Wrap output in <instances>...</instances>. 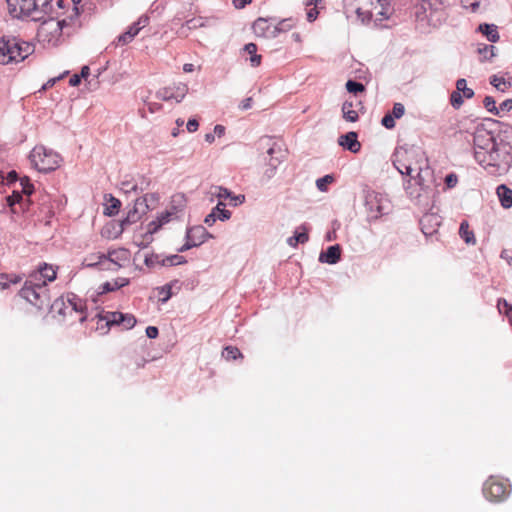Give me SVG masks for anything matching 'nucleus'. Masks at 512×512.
I'll use <instances>...</instances> for the list:
<instances>
[{
  "label": "nucleus",
  "instance_id": "1",
  "mask_svg": "<svg viewBox=\"0 0 512 512\" xmlns=\"http://www.w3.org/2000/svg\"><path fill=\"white\" fill-rule=\"evenodd\" d=\"M474 159L491 175H503L510 169L512 156L510 147L498 143L494 133L479 124L473 132Z\"/></svg>",
  "mask_w": 512,
  "mask_h": 512
},
{
  "label": "nucleus",
  "instance_id": "2",
  "mask_svg": "<svg viewBox=\"0 0 512 512\" xmlns=\"http://www.w3.org/2000/svg\"><path fill=\"white\" fill-rule=\"evenodd\" d=\"M393 164L402 175L417 179L418 184H422L421 173L427 167V158L420 148H397L393 154Z\"/></svg>",
  "mask_w": 512,
  "mask_h": 512
},
{
  "label": "nucleus",
  "instance_id": "3",
  "mask_svg": "<svg viewBox=\"0 0 512 512\" xmlns=\"http://www.w3.org/2000/svg\"><path fill=\"white\" fill-rule=\"evenodd\" d=\"M9 13L16 18L40 21L52 12V0H6Z\"/></svg>",
  "mask_w": 512,
  "mask_h": 512
},
{
  "label": "nucleus",
  "instance_id": "4",
  "mask_svg": "<svg viewBox=\"0 0 512 512\" xmlns=\"http://www.w3.org/2000/svg\"><path fill=\"white\" fill-rule=\"evenodd\" d=\"M33 52V46L17 38H0V64H17Z\"/></svg>",
  "mask_w": 512,
  "mask_h": 512
},
{
  "label": "nucleus",
  "instance_id": "5",
  "mask_svg": "<svg viewBox=\"0 0 512 512\" xmlns=\"http://www.w3.org/2000/svg\"><path fill=\"white\" fill-rule=\"evenodd\" d=\"M19 295L38 309L47 306L50 301L49 289L46 285L40 284L29 276L20 289Z\"/></svg>",
  "mask_w": 512,
  "mask_h": 512
},
{
  "label": "nucleus",
  "instance_id": "6",
  "mask_svg": "<svg viewBox=\"0 0 512 512\" xmlns=\"http://www.w3.org/2000/svg\"><path fill=\"white\" fill-rule=\"evenodd\" d=\"M31 164L39 172H50L57 169L61 163V156L43 145L35 146L30 153Z\"/></svg>",
  "mask_w": 512,
  "mask_h": 512
},
{
  "label": "nucleus",
  "instance_id": "7",
  "mask_svg": "<svg viewBox=\"0 0 512 512\" xmlns=\"http://www.w3.org/2000/svg\"><path fill=\"white\" fill-rule=\"evenodd\" d=\"M53 307L58 309V312L63 316L72 315L75 312L79 315L78 320L80 322H84L87 318L85 301L73 293H68L55 300Z\"/></svg>",
  "mask_w": 512,
  "mask_h": 512
},
{
  "label": "nucleus",
  "instance_id": "8",
  "mask_svg": "<svg viewBox=\"0 0 512 512\" xmlns=\"http://www.w3.org/2000/svg\"><path fill=\"white\" fill-rule=\"evenodd\" d=\"M185 197L183 194L173 195L171 198V206L168 210L162 213L156 220L148 224L147 231L151 234L156 233L164 224L177 218V214L185 207Z\"/></svg>",
  "mask_w": 512,
  "mask_h": 512
},
{
  "label": "nucleus",
  "instance_id": "9",
  "mask_svg": "<svg viewBox=\"0 0 512 512\" xmlns=\"http://www.w3.org/2000/svg\"><path fill=\"white\" fill-rule=\"evenodd\" d=\"M483 494L489 501H503L510 494V484L506 479L490 476L483 485Z\"/></svg>",
  "mask_w": 512,
  "mask_h": 512
},
{
  "label": "nucleus",
  "instance_id": "10",
  "mask_svg": "<svg viewBox=\"0 0 512 512\" xmlns=\"http://www.w3.org/2000/svg\"><path fill=\"white\" fill-rule=\"evenodd\" d=\"M52 12L45 19L40 20L41 25L38 28L37 36L48 43L56 41L62 34L64 25H68V19L62 20L55 19L51 16Z\"/></svg>",
  "mask_w": 512,
  "mask_h": 512
},
{
  "label": "nucleus",
  "instance_id": "11",
  "mask_svg": "<svg viewBox=\"0 0 512 512\" xmlns=\"http://www.w3.org/2000/svg\"><path fill=\"white\" fill-rule=\"evenodd\" d=\"M388 201L380 194L372 191L366 196V209L370 220H377L386 213Z\"/></svg>",
  "mask_w": 512,
  "mask_h": 512
},
{
  "label": "nucleus",
  "instance_id": "12",
  "mask_svg": "<svg viewBox=\"0 0 512 512\" xmlns=\"http://www.w3.org/2000/svg\"><path fill=\"white\" fill-rule=\"evenodd\" d=\"M130 251L125 248L110 250L105 254L104 270H117L125 267L130 262Z\"/></svg>",
  "mask_w": 512,
  "mask_h": 512
},
{
  "label": "nucleus",
  "instance_id": "13",
  "mask_svg": "<svg viewBox=\"0 0 512 512\" xmlns=\"http://www.w3.org/2000/svg\"><path fill=\"white\" fill-rule=\"evenodd\" d=\"M100 320H105L106 326L117 325L126 330L133 328L137 322L133 314L118 311L105 312L100 315Z\"/></svg>",
  "mask_w": 512,
  "mask_h": 512
},
{
  "label": "nucleus",
  "instance_id": "14",
  "mask_svg": "<svg viewBox=\"0 0 512 512\" xmlns=\"http://www.w3.org/2000/svg\"><path fill=\"white\" fill-rule=\"evenodd\" d=\"M188 92V86L185 83H174L161 88L157 92V98L163 101L175 100L181 102Z\"/></svg>",
  "mask_w": 512,
  "mask_h": 512
},
{
  "label": "nucleus",
  "instance_id": "15",
  "mask_svg": "<svg viewBox=\"0 0 512 512\" xmlns=\"http://www.w3.org/2000/svg\"><path fill=\"white\" fill-rule=\"evenodd\" d=\"M58 267L48 263H42L38 268L32 271L28 276L32 279L40 282V284L46 285L49 282H53L57 277Z\"/></svg>",
  "mask_w": 512,
  "mask_h": 512
},
{
  "label": "nucleus",
  "instance_id": "16",
  "mask_svg": "<svg viewBox=\"0 0 512 512\" xmlns=\"http://www.w3.org/2000/svg\"><path fill=\"white\" fill-rule=\"evenodd\" d=\"M148 22L149 18L147 16H140L135 23L128 27L127 31L118 36L117 43L120 45L130 43L138 35L141 29L148 25Z\"/></svg>",
  "mask_w": 512,
  "mask_h": 512
},
{
  "label": "nucleus",
  "instance_id": "17",
  "mask_svg": "<svg viewBox=\"0 0 512 512\" xmlns=\"http://www.w3.org/2000/svg\"><path fill=\"white\" fill-rule=\"evenodd\" d=\"M252 29L256 36L263 38H275L276 28H274V21L267 18H258L254 21Z\"/></svg>",
  "mask_w": 512,
  "mask_h": 512
},
{
  "label": "nucleus",
  "instance_id": "18",
  "mask_svg": "<svg viewBox=\"0 0 512 512\" xmlns=\"http://www.w3.org/2000/svg\"><path fill=\"white\" fill-rule=\"evenodd\" d=\"M22 193L14 191L12 195L7 197L8 205L11 207L13 213H17L16 204H21L23 201V195L30 196L33 192V185L27 178L21 179Z\"/></svg>",
  "mask_w": 512,
  "mask_h": 512
},
{
  "label": "nucleus",
  "instance_id": "19",
  "mask_svg": "<svg viewBox=\"0 0 512 512\" xmlns=\"http://www.w3.org/2000/svg\"><path fill=\"white\" fill-rule=\"evenodd\" d=\"M421 230L426 236L435 234L440 225L438 216L435 214H425L420 220Z\"/></svg>",
  "mask_w": 512,
  "mask_h": 512
},
{
  "label": "nucleus",
  "instance_id": "20",
  "mask_svg": "<svg viewBox=\"0 0 512 512\" xmlns=\"http://www.w3.org/2000/svg\"><path fill=\"white\" fill-rule=\"evenodd\" d=\"M338 143L352 153H358L361 149V144L358 141L356 132H348L345 135H341L338 139Z\"/></svg>",
  "mask_w": 512,
  "mask_h": 512
},
{
  "label": "nucleus",
  "instance_id": "21",
  "mask_svg": "<svg viewBox=\"0 0 512 512\" xmlns=\"http://www.w3.org/2000/svg\"><path fill=\"white\" fill-rule=\"evenodd\" d=\"M212 195L216 196L220 201L230 199L234 206L240 205L245 201L244 195H233L231 191L221 186H215Z\"/></svg>",
  "mask_w": 512,
  "mask_h": 512
},
{
  "label": "nucleus",
  "instance_id": "22",
  "mask_svg": "<svg viewBox=\"0 0 512 512\" xmlns=\"http://www.w3.org/2000/svg\"><path fill=\"white\" fill-rule=\"evenodd\" d=\"M205 233H206V230L202 226H197V227L189 229L187 232L186 248L198 246L201 243H203Z\"/></svg>",
  "mask_w": 512,
  "mask_h": 512
},
{
  "label": "nucleus",
  "instance_id": "23",
  "mask_svg": "<svg viewBox=\"0 0 512 512\" xmlns=\"http://www.w3.org/2000/svg\"><path fill=\"white\" fill-rule=\"evenodd\" d=\"M341 248L339 245L328 247L327 251L320 254L319 260L328 264H335L340 260Z\"/></svg>",
  "mask_w": 512,
  "mask_h": 512
},
{
  "label": "nucleus",
  "instance_id": "24",
  "mask_svg": "<svg viewBox=\"0 0 512 512\" xmlns=\"http://www.w3.org/2000/svg\"><path fill=\"white\" fill-rule=\"evenodd\" d=\"M496 193L503 208L508 209L512 207V189L501 184L497 187Z\"/></svg>",
  "mask_w": 512,
  "mask_h": 512
},
{
  "label": "nucleus",
  "instance_id": "25",
  "mask_svg": "<svg viewBox=\"0 0 512 512\" xmlns=\"http://www.w3.org/2000/svg\"><path fill=\"white\" fill-rule=\"evenodd\" d=\"M459 235L467 245H476L477 240L473 230L470 229L468 221L463 220L459 227Z\"/></svg>",
  "mask_w": 512,
  "mask_h": 512
},
{
  "label": "nucleus",
  "instance_id": "26",
  "mask_svg": "<svg viewBox=\"0 0 512 512\" xmlns=\"http://www.w3.org/2000/svg\"><path fill=\"white\" fill-rule=\"evenodd\" d=\"M129 280L127 278H117L112 281H107L101 285V293H107L115 291L121 287L128 285Z\"/></svg>",
  "mask_w": 512,
  "mask_h": 512
},
{
  "label": "nucleus",
  "instance_id": "27",
  "mask_svg": "<svg viewBox=\"0 0 512 512\" xmlns=\"http://www.w3.org/2000/svg\"><path fill=\"white\" fill-rule=\"evenodd\" d=\"M343 118L348 122H356L359 118L358 112L354 110L352 102L345 101L342 105Z\"/></svg>",
  "mask_w": 512,
  "mask_h": 512
},
{
  "label": "nucleus",
  "instance_id": "28",
  "mask_svg": "<svg viewBox=\"0 0 512 512\" xmlns=\"http://www.w3.org/2000/svg\"><path fill=\"white\" fill-rule=\"evenodd\" d=\"M244 50L250 55L251 66L257 67L261 63V55L257 54V46L254 43H248L245 45Z\"/></svg>",
  "mask_w": 512,
  "mask_h": 512
},
{
  "label": "nucleus",
  "instance_id": "29",
  "mask_svg": "<svg viewBox=\"0 0 512 512\" xmlns=\"http://www.w3.org/2000/svg\"><path fill=\"white\" fill-rule=\"evenodd\" d=\"M103 260H105V254L98 252L86 256L84 259V263L90 267L99 265L101 269H104L105 265Z\"/></svg>",
  "mask_w": 512,
  "mask_h": 512
},
{
  "label": "nucleus",
  "instance_id": "30",
  "mask_svg": "<svg viewBox=\"0 0 512 512\" xmlns=\"http://www.w3.org/2000/svg\"><path fill=\"white\" fill-rule=\"evenodd\" d=\"M322 0H306L305 5L307 7V20L313 22L318 17V4L321 3Z\"/></svg>",
  "mask_w": 512,
  "mask_h": 512
},
{
  "label": "nucleus",
  "instance_id": "31",
  "mask_svg": "<svg viewBox=\"0 0 512 512\" xmlns=\"http://www.w3.org/2000/svg\"><path fill=\"white\" fill-rule=\"evenodd\" d=\"M309 240L308 233L306 228H304L303 232L295 233L292 237L287 239V243L291 247H296L299 243L304 244Z\"/></svg>",
  "mask_w": 512,
  "mask_h": 512
},
{
  "label": "nucleus",
  "instance_id": "32",
  "mask_svg": "<svg viewBox=\"0 0 512 512\" xmlns=\"http://www.w3.org/2000/svg\"><path fill=\"white\" fill-rule=\"evenodd\" d=\"M480 30L487 36L489 41L496 42L499 39L498 31L495 25H481Z\"/></svg>",
  "mask_w": 512,
  "mask_h": 512
},
{
  "label": "nucleus",
  "instance_id": "33",
  "mask_svg": "<svg viewBox=\"0 0 512 512\" xmlns=\"http://www.w3.org/2000/svg\"><path fill=\"white\" fill-rule=\"evenodd\" d=\"M120 207H121L120 200L110 196L108 204L106 205V208H105V214H107L109 216H113L119 212Z\"/></svg>",
  "mask_w": 512,
  "mask_h": 512
},
{
  "label": "nucleus",
  "instance_id": "34",
  "mask_svg": "<svg viewBox=\"0 0 512 512\" xmlns=\"http://www.w3.org/2000/svg\"><path fill=\"white\" fill-rule=\"evenodd\" d=\"M456 89L463 93V96L470 99L474 96V91L467 87V82L464 78L458 79L456 82Z\"/></svg>",
  "mask_w": 512,
  "mask_h": 512
},
{
  "label": "nucleus",
  "instance_id": "35",
  "mask_svg": "<svg viewBox=\"0 0 512 512\" xmlns=\"http://www.w3.org/2000/svg\"><path fill=\"white\" fill-rule=\"evenodd\" d=\"M222 206H225V204L222 201H219L217 206L213 208L212 212L215 213L219 220L225 221L231 217V212L224 209Z\"/></svg>",
  "mask_w": 512,
  "mask_h": 512
},
{
  "label": "nucleus",
  "instance_id": "36",
  "mask_svg": "<svg viewBox=\"0 0 512 512\" xmlns=\"http://www.w3.org/2000/svg\"><path fill=\"white\" fill-rule=\"evenodd\" d=\"M484 0H461L462 7L470 12H478Z\"/></svg>",
  "mask_w": 512,
  "mask_h": 512
},
{
  "label": "nucleus",
  "instance_id": "37",
  "mask_svg": "<svg viewBox=\"0 0 512 512\" xmlns=\"http://www.w3.org/2000/svg\"><path fill=\"white\" fill-rule=\"evenodd\" d=\"M334 182V177L332 175H325L322 178L316 180V186L318 190L321 192H327L328 186Z\"/></svg>",
  "mask_w": 512,
  "mask_h": 512
},
{
  "label": "nucleus",
  "instance_id": "38",
  "mask_svg": "<svg viewBox=\"0 0 512 512\" xmlns=\"http://www.w3.org/2000/svg\"><path fill=\"white\" fill-rule=\"evenodd\" d=\"M222 355L226 360H235L239 357H242L240 350L237 347L233 346H227L223 350Z\"/></svg>",
  "mask_w": 512,
  "mask_h": 512
},
{
  "label": "nucleus",
  "instance_id": "39",
  "mask_svg": "<svg viewBox=\"0 0 512 512\" xmlns=\"http://www.w3.org/2000/svg\"><path fill=\"white\" fill-rule=\"evenodd\" d=\"M293 26L294 25L290 19H284L277 23L274 22V28H276V37L282 32L291 30Z\"/></svg>",
  "mask_w": 512,
  "mask_h": 512
},
{
  "label": "nucleus",
  "instance_id": "40",
  "mask_svg": "<svg viewBox=\"0 0 512 512\" xmlns=\"http://www.w3.org/2000/svg\"><path fill=\"white\" fill-rule=\"evenodd\" d=\"M497 307L501 314H505L512 321V306L505 299H500Z\"/></svg>",
  "mask_w": 512,
  "mask_h": 512
},
{
  "label": "nucleus",
  "instance_id": "41",
  "mask_svg": "<svg viewBox=\"0 0 512 512\" xmlns=\"http://www.w3.org/2000/svg\"><path fill=\"white\" fill-rule=\"evenodd\" d=\"M81 1L82 0H70V7H67L70 10L69 15L67 16L69 22H72L79 16L80 11L78 5Z\"/></svg>",
  "mask_w": 512,
  "mask_h": 512
},
{
  "label": "nucleus",
  "instance_id": "42",
  "mask_svg": "<svg viewBox=\"0 0 512 512\" xmlns=\"http://www.w3.org/2000/svg\"><path fill=\"white\" fill-rule=\"evenodd\" d=\"M0 280H6L10 284H19L23 280V275L15 273H1Z\"/></svg>",
  "mask_w": 512,
  "mask_h": 512
},
{
  "label": "nucleus",
  "instance_id": "43",
  "mask_svg": "<svg viewBox=\"0 0 512 512\" xmlns=\"http://www.w3.org/2000/svg\"><path fill=\"white\" fill-rule=\"evenodd\" d=\"M483 104L488 112L493 113L494 115L499 114V109L496 107V102L493 97L486 96L483 100Z\"/></svg>",
  "mask_w": 512,
  "mask_h": 512
},
{
  "label": "nucleus",
  "instance_id": "44",
  "mask_svg": "<svg viewBox=\"0 0 512 512\" xmlns=\"http://www.w3.org/2000/svg\"><path fill=\"white\" fill-rule=\"evenodd\" d=\"M346 89L348 90V92L356 94L358 92H363L365 90V87L362 83L353 80H348L346 83Z\"/></svg>",
  "mask_w": 512,
  "mask_h": 512
},
{
  "label": "nucleus",
  "instance_id": "45",
  "mask_svg": "<svg viewBox=\"0 0 512 512\" xmlns=\"http://www.w3.org/2000/svg\"><path fill=\"white\" fill-rule=\"evenodd\" d=\"M450 103L455 109H458L462 106L463 98L461 92H459L457 89L452 92L450 96Z\"/></svg>",
  "mask_w": 512,
  "mask_h": 512
},
{
  "label": "nucleus",
  "instance_id": "46",
  "mask_svg": "<svg viewBox=\"0 0 512 512\" xmlns=\"http://www.w3.org/2000/svg\"><path fill=\"white\" fill-rule=\"evenodd\" d=\"M491 85H493L496 89L505 91L508 87L506 80L503 77L493 76L490 80Z\"/></svg>",
  "mask_w": 512,
  "mask_h": 512
},
{
  "label": "nucleus",
  "instance_id": "47",
  "mask_svg": "<svg viewBox=\"0 0 512 512\" xmlns=\"http://www.w3.org/2000/svg\"><path fill=\"white\" fill-rule=\"evenodd\" d=\"M356 13H357L358 17L361 19L362 22L369 21L372 18V16H373V11L372 10H364L361 7H358L356 9Z\"/></svg>",
  "mask_w": 512,
  "mask_h": 512
},
{
  "label": "nucleus",
  "instance_id": "48",
  "mask_svg": "<svg viewBox=\"0 0 512 512\" xmlns=\"http://www.w3.org/2000/svg\"><path fill=\"white\" fill-rule=\"evenodd\" d=\"M385 5H388L387 0H377V5L374 7V9L376 10L380 7V9L377 11V14L381 15L384 18H387L388 17V9L385 8Z\"/></svg>",
  "mask_w": 512,
  "mask_h": 512
},
{
  "label": "nucleus",
  "instance_id": "49",
  "mask_svg": "<svg viewBox=\"0 0 512 512\" xmlns=\"http://www.w3.org/2000/svg\"><path fill=\"white\" fill-rule=\"evenodd\" d=\"M405 113V107L401 103H395L392 109V116L396 119L401 118Z\"/></svg>",
  "mask_w": 512,
  "mask_h": 512
},
{
  "label": "nucleus",
  "instance_id": "50",
  "mask_svg": "<svg viewBox=\"0 0 512 512\" xmlns=\"http://www.w3.org/2000/svg\"><path fill=\"white\" fill-rule=\"evenodd\" d=\"M382 125L387 129H392L395 127V118L391 114H386L382 118Z\"/></svg>",
  "mask_w": 512,
  "mask_h": 512
},
{
  "label": "nucleus",
  "instance_id": "51",
  "mask_svg": "<svg viewBox=\"0 0 512 512\" xmlns=\"http://www.w3.org/2000/svg\"><path fill=\"white\" fill-rule=\"evenodd\" d=\"M457 182H458V177L454 173L448 174L445 177V183L448 188H453L454 186H456Z\"/></svg>",
  "mask_w": 512,
  "mask_h": 512
},
{
  "label": "nucleus",
  "instance_id": "52",
  "mask_svg": "<svg viewBox=\"0 0 512 512\" xmlns=\"http://www.w3.org/2000/svg\"><path fill=\"white\" fill-rule=\"evenodd\" d=\"M160 295H163V298L161 299L162 302H166L172 296L171 286L170 285L163 286L160 290Z\"/></svg>",
  "mask_w": 512,
  "mask_h": 512
},
{
  "label": "nucleus",
  "instance_id": "53",
  "mask_svg": "<svg viewBox=\"0 0 512 512\" xmlns=\"http://www.w3.org/2000/svg\"><path fill=\"white\" fill-rule=\"evenodd\" d=\"M199 123L196 119H189L186 125L188 132L193 133L198 130Z\"/></svg>",
  "mask_w": 512,
  "mask_h": 512
},
{
  "label": "nucleus",
  "instance_id": "54",
  "mask_svg": "<svg viewBox=\"0 0 512 512\" xmlns=\"http://www.w3.org/2000/svg\"><path fill=\"white\" fill-rule=\"evenodd\" d=\"M159 334V331H158V328L155 327V326H148L146 328V335L148 338L150 339H154V338H157Z\"/></svg>",
  "mask_w": 512,
  "mask_h": 512
},
{
  "label": "nucleus",
  "instance_id": "55",
  "mask_svg": "<svg viewBox=\"0 0 512 512\" xmlns=\"http://www.w3.org/2000/svg\"><path fill=\"white\" fill-rule=\"evenodd\" d=\"M498 109L501 111H510L512 109V100L508 99L503 101Z\"/></svg>",
  "mask_w": 512,
  "mask_h": 512
},
{
  "label": "nucleus",
  "instance_id": "56",
  "mask_svg": "<svg viewBox=\"0 0 512 512\" xmlns=\"http://www.w3.org/2000/svg\"><path fill=\"white\" fill-rule=\"evenodd\" d=\"M217 219H218V217L215 215V213H213V212L211 211V213H210V214H208V215L205 217L204 222H205L207 225L211 226V225H213V224L215 223V221H216Z\"/></svg>",
  "mask_w": 512,
  "mask_h": 512
},
{
  "label": "nucleus",
  "instance_id": "57",
  "mask_svg": "<svg viewBox=\"0 0 512 512\" xmlns=\"http://www.w3.org/2000/svg\"><path fill=\"white\" fill-rule=\"evenodd\" d=\"M250 2L251 0H233V4L236 8H244Z\"/></svg>",
  "mask_w": 512,
  "mask_h": 512
},
{
  "label": "nucleus",
  "instance_id": "58",
  "mask_svg": "<svg viewBox=\"0 0 512 512\" xmlns=\"http://www.w3.org/2000/svg\"><path fill=\"white\" fill-rule=\"evenodd\" d=\"M81 82V77L77 74L73 75L70 80H69V84L71 86H78Z\"/></svg>",
  "mask_w": 512,
  "mask_h": 512
},
{
  "label": "nucleus",
  "instance_id": "59",
  "mask_svg": "<svg viewBox=\"0 0 512 512\" xmlns=\"http://www.w3.org/2000/svg\"><path fill=\"white\" fill-rule=\"evenodd\" d=\"M162 108L161 104L159 103H149L148 104V110L151 112V113H154L156 111H159L160 109Z\"/></svg>",
  "mask_w": 512,
  "mask_h": 512
},
{
  "label": "nucleus",
  "instance_id": "60",
  "mask_svg": "<svg viewBox=\"0 0 512 512\" xmlns=\"http://www.w3.org/2000/svg\"><path fill=\"white\" fill-rule=\"evenodd\" d=\"M225 133V127L222 125H216L214 127V134H216L218 137L223 136Z\"/></svg>",
  "mask_w": 512,
  "mask_h": 512
},
{
  "label": "nucleus",
  "instance_id": "61",
  "mask_svg": "<svg viewBox=\"0 0 512 512\" xmlns=\"http://www.w3.org/2000/svg\"><path fill=\"white\" fill-rule=\"evenodd\" d=\"M423 1H424V3H428V6L430 8H433L437 4H442L444 2V0H423Z\"/></svg>",
  "mask_w": 512,
  "mask_h": 512
},
{
  "label": "nucleus",
  "instance_id": "62",
  "mask_svg": "<svg viewBox=\"0 0 512 512\" xmlns=\"http://www.w3.org/2000/svg\"><path fill=\"white\" fill-rule=\"evenodd\" d=\"M122 185L126 187V191H137V186L134 184H130L129 182H123Z\"/></svg>",
  "mask_w": 512,
  "mask_h": 512
},
{
  "label": "nucleus",
  "instance_id": "63",
  "mask_svg": "<svg viewBox=\"0 0 512 512\" xmlns=\"http://www.w3.org/2000/svg\"><path fill=\"white\" fill-rule=\"evenodd\" d=\"M276 163L271 164V168L267 169L265 171V174L270 178L274 175L275 169H276Z\"/></svg>",
  "mask_w": 512,
  "mask_h": 512
},
{
  "label": "nucleus",
  "instance_id": "64",
  "mask_svg": "<svg viewBox=\"0 0 512 512\" xmlns=\"http://www.w3.org/2000/svg\"><path fill=\"white\" fill-rule=\"evenodd\" d=\"M183 71H184L185 73L193 72V71H194V65H193V64H191V63H186V64H184V66H183Z\"/></svg>",
  "mask_w": 512,
  "mask_h": 512
}]
</instances>
